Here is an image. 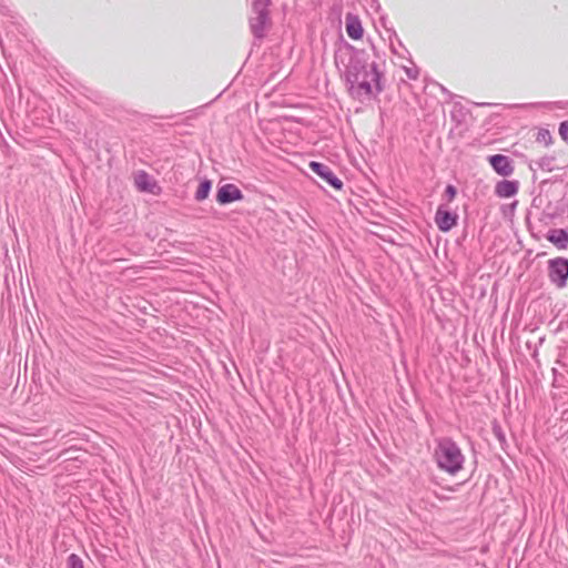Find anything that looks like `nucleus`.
Wrapping results in <instances>:
<instances>
[{"mask_svg":"<svg viewBox=\"0 0 568 568\" xmlns=\"http://www.w3.org/2000/svg\"><path fill=\"white\" fill-rule=\"evenodd\" d=\"M435 457L439 468L449 474H456L463 467L464 456L459 447L448 438L438 442Z\"/></svg>","mask_w":568,"mask_h":568,"instance_id":"1","label":"nucleus"},{"mask_svg":"<svg viewBox=\"0 0 568 568\" xmlns=\"http://www.w3.org/2000/svg\"><path fill=\"white\" fill-rule=\"evenodd\" d=\"M353 69L354 82L359 91L366 95L382 91L381 72L375 62H365L359 68L355 64Z\"/></svg>","mask_w":568,"mask_h":568,"instance_id":"2","label":"nucleus"},{"mask_svg":"<svg viewBox=\"0 0 568 568\" xmlns=\"http://www.w3.org/2000/svg\"><path fill=\"white\" fill-rule=\"evenodd\" d=\"M548 274L552 283L558 287H565L568 280V260L555 257L548 261Z\"/></svg>","mask_w":568,"mask_h":568,"instance_id":"3","label":"nucleus"},{"mask_svg":"<svg viewBox=\"0 0 568 568\" xmlns=\"http://www.w3.org/2000/svg\"><path fill=\"white\" fill-rule=\"evenodd\" d=\"M457 214L446 205H439L435 215V223L442 232H448L457 224Z\"/></svg>","mask_w":568,"mask_h":568,"instance_id":"4","label":"nucleus"},{"mask_svg":"<svg viewBox=\"0 0 568 568\" xmlns=\"http://www.w3.org/2000/svg\"><path fill=\"white\" fill-rule=\"evenodd\" d=\"M134 185L141 192L154 195H158L161 192V187L156 181L144 171H139L134 174Z\"/></svg>","mask_w":568,"mask_h":568,"instance_id":"5","label":"nucleus"},{"mask_svg":"<svg viewBox=\"0 0 568 568\" xmlns=\"http://www.w3.org/2000/svg\"><path fill=\"white\" fill-rule=\"evenodd\" d=\"M308 166L315 174L321 176L334 189H342L343 182L333 173V171L328 166L315 161H312Z\"/></svg>","mask_w":568,"mask_h":568,"instance_id":"6","label":"nucleus"},{"mask_svg":"<svg viewBox=\"0 0 568 568\" xmlns=\"http://www.w3.org/2000/svg\"><path fill=\"white\" fill-rule=\"evenodd\" d=\"M243 199L241 190L234 184H224L217 190L216 201L221 204H229Z\"/></svg>","mask_w":568,"mask_h":568,"instance_id":"7","label":"nucleus"},{"mask_svg":"<svg viewBox=\"0 0 568 568\" xmlns=\"http://www.w3.org/2000/svg\"><path fill=\"white\" fill-rule=\"evenodd\" d=\"M489 164L493 166V169L503 176H508L514 173V165L509 158L503 154H495L489 156L488 159Z\"/></svg>","mask_w":568,"mask_h":568,"instance_id":"8","label":"nucleus"},{"mask_svg":"<svg viewBox=\"0 0 568 568\" xmlns=\"http://www.w3.org/2000/svg\"><path fill=\"white\" fill-rule=\"evenodd\" d=\"M345 29L351 39L361 40L363 38L364 29L358 17L348 13L345 19Z\"/></svg>","mask_w":568,"mask_h":568,"instance_id":"9","label":"nucleus"},{"mask_svg":"<svg viewBox=\"0 0 568 568\" xmlns=\"http://www.w3.org/2000/svg\"><path fill=\"white\" fill-rule=\"evenodd\" d=\"M546 240L552 243L558 250L568 247V232L562 229H551L546 234Z\"/></svg>","mask_w":568,"mask_h":568,"instance_id":"10","label":"nucleus"},{"mask_svg":"<svg viewBox=\"0 0 568 568\" xmlns=\"http://www.w3.org/2000/svg\"><path fill=\"white\" fill-rule=\"evenodd\" d=\"M518 189L519 184L517 181L503 180L496 184L495 193L499 197L507 199L514 196Z\"/></svg>","mask_w":568,"mask_h":568,"instance_id":"11","label":"nucleus"},{"mask_svg":"<svg viewBox=\"0 0 568 568\" xmlns=\"http://www.w3.org/2000/svg\"><path fill=\"white\" fill-rule=\"evenodd\" d=\"M535 141L539 145L548 148L554 143V138L548 129L538 128L535 133Z\"/></svg>","mask_w":568,"mask_h":568,"instance_id":"12","label":"nucleus"},{"mask_svg":"<svg viewBox=\"0 0 568 568\" xmlns=\"http://www.w3.org/2000/svg\"><path fill=\"white\" fill-rule=\"evenodd\" d=\"M211 189H212L211 181H209V180L202 181L195 192L196 201H204L205 199H207V196L211 192Z\"/></svg>","mask_w":568,"mask_h":568,"instance_id":"13","label":"nucleus"},{"mask_svg":"<svg viewBox=\"0 0 568 568\" xmlns=\"http://www.w3.org/2000/svg\"><path fill=\"white\" fill-rule=\"evenodd\" d=\"M68 567L69 568H83V561L78 555L72 554L68 558Z\"/></svg>","mask_w":568,"mask_h":568,"instance_id":"14","label":"nucleus"},{"mask_svg":"<svg viewBox=\"0 0 568 568\" xmlns=\"http://www.w3.org/2000/svg\"><path fill=\"white\" fill-rule=\"evenodd\" d=\"M559 135L566 143H568V121H564L560 123Z\"/></svg>","mask_w":568,"mask_h":568,"instance_id":"15","label":"nucleus"},{"mask_svg":"<svg viewBox=\"0 0 568 568\" xmlns=\"http://www.w3.org/2000/svg\"><path fill=\"white\" fill-rule=\"evenodd\" d=\"M456 194H457V191H456L455 186H453V185L446 186L444 195L447 197V200L449 202H452L455 199Z\"/></svg>","mask_w":568,"mask_h":568,"instance_id":"16","label":"nucleus"},{"mask_svg":"<svg viewBox=\"0 0 568 568\" xmlns=\"http://www.w3.org/2000/svg\"><path fill=\"white\" fill-rule=\"evenodd\" d=\"M494 433H495V435L497 436V438H498L500 442H504V440H505V437H504V435H503V433H501L500 427L495 426V427H494Z\"/></svg>","mask_w":568,"mask_h":568,"instance_id":"17","label":"nucleus"}]
</instances>
